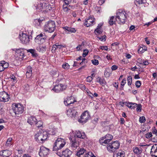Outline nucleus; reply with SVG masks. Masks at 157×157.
Returning <instances> with one entry per match:
<instances>
[{
    "instance_id": "f257e3e1",
    "label": "nucleus",
    "mask_w": 157,
    "mask_h": 157,
    "mask_svg": "<svg viewBox=\"0 0 157 157\" xmlns=\"http://www.w3.org/2000/svg\"><path fill=\"white\" fill-rule=\"evenodd\" d=\"M126 14L125 11L121 10H118L116 13V22L120 24H124L126 19Z\"/></svg>"
},
{
    "instance_id": "f03ea898",
    "label": "nucleus",
    "mask_w": 157,
    "mask_h": 157,
    "mask_svg": "<svg viewBox=\"0 0 157 157\" xmlns=\"http://www.w3.org/2000/svg\"><path fill=\"white\" fill-rule=\"evenodd\" d=\"M48 135L47 132L43 131L42 130L39 131L35 135V138L37 141H41L42 142L46 140Z\"/></svg>"
},
{
    "instance_id": "7ed1b4c3",
    "label": "nucleus",
    "mask_w": 157,
    "mask_h": 157,
    "mask_svg": "<svg viewBox=\"0 0 157 157\" xmlns=\"http://www.w3.org/2000/svg\"><path fill=\"white\" fill-rule=\"evenodd\" d=\"M56 26L54 21H50L46 23L44 27V30L51 33L56 29Z\"/></svg>"
},
{
    "instance_id": "20e7f679",
    "label": "nucleus",
    "mask_w": 157,
    "mask_h": 157,
    "mask_svg": "<svg viewBox=\"0 0 157 157\" xmlns=\"http://www.w3.org/2000/svg\"><path fill=\"white\" fill-rule=\"evenodd\" d=\"M66 143L64 139L59 138L56 140L53 147V150L56 151L61 149L65 145Z\"/></svg>"
},
{
    "instance_id": "39448f33",
    "label": "nucleus",
    "mask_w": 157,
    "mask_h": 157,
    "mask_svg": "<svg viewBox=\"0 0 157 157\" xmlns=\"http://www.w3.org/2000/svg\"><path fill=\"white\" fill-rule=\"evenodd\" d=\"M107 148L110 152H114L118 149L120 146V144L118 141H116L112 143L107 144Z\"/></svg>"
},
{
    "instance_id": "423d86ee",
    "label": "nucleus",
    "mask_w": 157,
    "mask_h": 157,
    "mask_svg": "<svg viewBox=\"0 0 157 157\" xmlns=\"http://www.w3.org/2000/svg\"><path fill=\"white\" fill-rule=\"evenodd\" d=\"M12 109L15 114H22L24 112V107L20 104H15L12 105Z\"/></svg>"
},
{
    "instance_id": "0eeeda50",
    "label": "nucleus",
    "mask_w": 157,
    "mask_h": 157,
    "mask_svg": "<svg viewBox=\"0 0 157 157\" xmlns=\"http://www.w3.org/2000/svg\"><path fill=\"white\" fill-rule=\"evenodd\" d=\"M51 8V6L48 3H43L38 4L36 7V9L39 11H44L48 10H50Z\"/></svg>"
},
{
    "instance_id": "6e6552de",
    "label": "nucleus",
    "mask_w": 157,
    "mask_h": 157,
    "mask_svg": "<svg viewBox=\"0 0 157 157\" xmlns=\"http://www.w3.org/2000/svg\"><path fill=\"white\" fill-rule=\"evenodd\" d=\"M113 138L112 136L110 134H107L105 136L101 138L99 140L100 143L103 145L108 144Z\"/></svg>"
},
{
    "instance_id": "1a4fd4ad",
    "label": "nucleus",
    "mask_w": 157,
    "mask_h": 157,
    "mask_svg": "<svg viewBox=\"0 0 157 157\" xmlns=\"http://www.w3.org/2000/svg\"><path fill=\"white\" fill-rule=\"evenodd\" d=\"M47 37L44 33H41L35 38V41L38 44H43L45 41Z\"/></svg>"
},
{
    "instance_id": "9d476101",
    "label": "nucleus",
    "mask_w": 157,
    "mask_h": 157,
    "mask_svg": "<svg viewBox=\"0 0 157 157\" xmlns=\"http://www.w3.org/2000/svg\"><path fill=\"white\" fill-rule=\"evenodd\" d=\"M69 139L71 141L70 143L71 147L73 150H76L78 147L79 145L77 139L72 137L70 138Z\"/></svg>"
},
{
    "instance_id": "9b49d317",
    "label": "nucleus",
    "mask_w": 157,
    "mask_h": 157,
    "mask_svg": "<svg viewBox=\"0 0 157 157\" xmlns=\"http://www.w3.org/2000/svg\"><path fill=\"white\" fill-rule=\"evenodd\" d=\"M90 115L88 111H85L82 114L78 120V121L80 122L85 123L90 118Z\"/></svg>"
},
{
    "instance_id": "f8f14e48",
    "label": "nucleus",
    "mask_w": 157,
    "mask_h": 157,
    "mask_svg": "<svg viewBox=\"0 0 157 157\" xmlns=\"http://www.w3.org/2000/svg\"><path fill=\"white\" fill-rule=\"evenodd\" d=\"M19 36L20 39L22 43L27 44L29 43V35L22 33L21 34H20Z\"/></svg>"
},
{
    "instance_id": "ddd939ff",
    "label": "nucleus",
    "mask_w": 157,
    "mask_h": 157,
    "mask_svg": "<svg viewBox=\"0 0 157 157\" xmlns=\"http://www.w3.org/2000/svg\"><path fill=\"white\" fill-rule=\"evenodd\" d=\"M85 21L84 25L87 27L92 26L95 24V19L91 16H89L88 18L86 19Z\"/></svg>"
},
{
    "instance_id": "4468645a",
    "label": "nucleus",
    "mask_w": 157,
    "mask_h": 157,
    "mask_svg": "<svg viewBox=\"0 0 157 157\" xmlns=\"http://www.w3.org/2000/svg\"><path fill=\"white\" fill-rule=\"evenodd\" d=\"M10 98L9 95L5 91L0 93V101L4 102H7Z\"/></svg>"
},
{
    "instance_id": "2eb2a0df",
    "label": "nucleus",
    "mask_w": 157,
    "mask_h": 157,
    "mask_svg": "<svg viewBox=\"0 0 157 157\" xmlns=\"http://www.w3.org/2000/svg\"><path fill=\"white\" fill-rule=\"evenodd\" d=\"M66 88V86L60 84L55 86L52 90L56 93H59L65 90Z\"/></svg>"
},
{
    "instance_id": "dca6fc26",
    "label": "nucleus",
    "mask_w": 157,
    "mask_h": 157,
    "mask_svg": "<svg viewBox=\"0 0 157 157\" xmlns=\"http://www.w3.org/2000/svg\"><path fill=\"white\" fill-rule=\"evenodd\" d=\"M73 137L76 138H78L84 139L86 138V136L84 132L78 131H76L74 133V137Z\"/></svg>"
},
{
    "instance_id": "f3484780",
    "label": "nucleus",
    "mask_w": 157,
    "mask_h": 157,
    "mask_svg": "<svg viewBox=\"0 0 157 157\" xmlns=\"http://www.w3.org/2000/svg\"><path fill=\"white\" fill-rule=\"evenodd\" d=\"M49 151V149L46 147L42 146L40 147V151L39 154L40 156L43 157L46 156L48 154Z\"/></svg>"
},
{
    "instance_id": "a211bd4d",
    "label": "nucleus",
    "mask_w": 157,
    "mask_h": 157,
    "mask_svg": "<svg viewBox=\"0 0 157 157\" xmlns=\"http://www.w3.org/2000/svg\"><path fill=\"white\" fill-rule=\"evenodd\" d=\"M13 51H15L18 54L17 56L19 58L21 59H23L24 56V50L23 49H13Z\"/></svg>"
},
{
    "instance_id": "6ab92c4d",
    "label": "nucleus",
    "mask_w": 157,
    "mask_h": 157,
    "mask_svg": "<svg viewBox=\"0 0 157 157\" xmlns=\"http://www.w3.org/2000/svg\"><path fill=\"white\" fill-rule=\"evenodd\" d=\"M77 113L75 110L73 108H71L67 110L66 114L69 117H76Z\"/></svg>"
},
{
    "instance_id": "aec40b11",
    "label": "nucleus",
    "mask_w": 157,
    "mask_h": 157,
    "mask_svg": "<svg viewBox=\"0 0 157 157\" xmlns=\"http://www.w3.org/2000/svg\"><path fill=\"white\" fill-rule=\"evenodd\" d=\"M150 153L152 156L157 157V145L155 144L152 146Z\"/></svg>"
},
{
    "instance_id": "412c9836",
    "label": "nucleus",
    "mask_w": 157,
    "mask_h": 157,
    "mask_svg": "<svg viewBox=\"0 0 157 157\" xmlns=\"http://www.w3.org/2000/svg\"><path fill=\"white\" fill-rule=\"evenodd\" d=\"M72 154V152L68 148L65 149L62 152V155L64 157H70Z\"/></svg>"
},
{
    "instance_id": "4be33fe9",
    "label": "nucleus",
    "mask_w": 157,
    "mask_h": 157,
    "mask_svg": "<svg viewBox=\"0 0 157 157\" xmlns=\"http://www.w3.org/2000/svg\"><path fill=\"white\" fill-rule=\"evenodd\" d=\"M11 154V152L8 150H3L0 152V155L3 157H8Z\"/></svg>"
},
{
    "instance_id": "5701e85b",
    "label": "nucleus",
    "mask_w": 157,
    "mask_h": 157,
    "mask_svg": "<svg viewBox=\"0 0 157 157\" xmlns=\"http://www.w3.org/2000/svg\"><path fill=\"white\" fill-rule=\"evenodd\" d=\"M74 102V100L72 99V97L71 96L67 97V100H64V102L65 105L67 106H69L70 105L73 103Z\"/></svg>"
},
{
    "instance_id": "b1692460",
    "label": "nucleus",
    "mask_w": 157,
    "mask_h": 157,
    "mask_svg": "<svg viewBox=\"0 0 157 157\" xmlns=\"http://www.w3.org/2000/svg\"><path fill=\"white\" fill-rule=\"evenodd\" d=\"M26 77L28 78H30L32 75V69L30 66H29L27 67L26 70Z\"/></svg>"
},
{
    "instance_id": "393cba45",
    "label": "nucleus",
    "mask_w": 157,
    "mask_h": 157,
    "mask_svg": "<svg viewBox=\"0 0 157 157\" xmlns=\"http://www.w3.org/2000/svg\"><path fill=\"white\" fill-rule=\"evenodd\" d=\"M66 47V46L65 45H62L59 43H56L55 45H53L52 49L55 50L57 49H62L63 48H65Z\"/></svg>"
},
{
    "instance_id": "a878e982",
    "label": "nucleus",
    "mask_w": 157,
    "mask_h": 157,
    "mask_svg": "<svg viewBox=\"0 0 157 157\" xmlns=\"http://www.w3.org/2000/svg\"><path fill=\"white\" fill-rule=\"evenodd\" d=\"M36 120V119L35 117L31 116L28 118V122L30 124L32 125L35 123Z\"/></svg>"
},
{
    "instance_id": "bb28decb",
    "label": "nucleus",
    "mask_w": 157,
    "mask_h": 157,
    "mask_svg": "<svg viewBox=\"0 0 157 157\" xmlns=\"http://www.w3.org/2000/svg\"><path fill=\"white\" fill-rule=\"evenodd\" d=\"M147 49L146 46L144 45H141L140 46L138 49L139 53H142L144 52L145 51H147Z\"/></svg>"
},
{
    "instance_id": "cd10ccee",
    "label": "nucleus",
    "mask_w": 157,
    "mask_h": 157,
    "mask_svg": "<svg viewBox=\"0 0 157 157\" xmlns=\"http://www.w3.org/2000/svg\"><path fill=\"white\" fill-rule=\"evenodd\" d=\"M94 32L96 35L100 34L102 32V30L101 26L98 25L97 28L95 30Z\"/></svg>"
},
{
    "instance_id": "c85d7f7f",
    "label": "nucleus",
    "mask_w": 157,
    "mask_h": 157,
    "mask_svg": "<svg viewBox=\"0 0 157 157\" xmlns=\"http://www.w3.org/2000/svg\"><path fill=\"white\" fill-rule=\"evenodd\" d=\"M63 29H64L65 30H67L71 33H75L76 31V30L74 28L69 27L67 26L63 27Z\"/></svg>"
},
{
    "instance_id": "c756f323",
    "label": "nucleus",
    "mask_w": 157,
    "mask_h": 157,
    "mask_svg": "<svg viewBox=\"0 0 157 157\" xmlns=\"http://www.w3.org/2000/svg\"><path fill=\"white\" fill-rule=\"evenodd\" d=\"M116 22H117L116 20V17L115 16H113L110 17L109 21V23L110 25H112L114 24H116Z\"/></svg>"
},
{
    "instance_id": "7c9ffc66",
    "label": "nucleus",
    "mask_w": 157,
    "mask_h": 157,
    "mask_svg": "<svg viewBox=\"0 0 157 157\" xmlns=\"http://www.w3.org/2000/svg\"><path fill=\"white\" fill-rule=\"evenodd\" d=\"M27 51L28 52L32 54L33 56L36 57L38 56V55L36 53V51L34 49H29L27 50Z\"/></svg>"
},
{
    "instance_id": "2f4dec72",
    "label": "nucleus",
    "mask_w": 157,
    "mask_h": 157,
    "mask_svg": "<svg viewBox=\"0 0 157 157\" xmlns=\"http://www.w3.org/2000/svg\"><path fill=\"white\" fill-rule=\"evenodd\" d=\"M133 150L134 153L136 154H139L141 153L142 152V149L141 148H139L137 147H135L133 148Z\"/></svg>"
},
{
    "instance_id": "473e14b6",
    "label": "nucleus",
    "mask_w": 157,
    "mask_h": 157,
    "mask_svg": "<svg viewBox=\"0 0 157 157\" xmlns=\"http://www.w3.org/2000/svg\"><path fill=\"white\" fill-rule=\"evenodd\" d=\"M46 48L45 46H40L36 48V49L40 52H43L46 51Z\"/></svg>"
},
{
    "instance_id": "72a5a7b5",
    "label": "nucleus",
    "mask_w": 157,
    "mask_h": 157,
    "mask_svg": "<svg viewBox=\"0 0 157 157\" xmlns=\"http://www.w3.org/2000/svg\"><path fill=\"white\" fill-rule=\"evenodd\" d=\"M42 22V21L40 19H36L34 20L33 24L36 26H39Z\"/></svg>"
},
{
    "instance_id": "f704fd0d",
    "label": "nucleus",
    "mask_w": 157,
    "mask_h": 157,
    "mask_svg": "<svg viewBox=\"0 0 157 157\" xmlns=\"http://www.w3.org/2000/svg\"><path fill=\"white\" fill-rule=\"evenodd\" d=\"M128 107L131 109H135L137 106V104L135 103L129 102L127 103Z\"/></svg>"
},
{
    "instance_id": "c9c22d12",
    "label": "nucleus",
    "mask_w": 157,
    "mask_h": 157,
    "mask_svg": "<svg viewBox=\"0 0 157 157\" xmlns=\"http://www.w3.org/2000/svg\"><path fill=\"white\" fill-rule=\"evenodd\" d=\"M116 156V157H124V152L122 151L119 150Z\"/></svg>"
},
{
    "instance_id": "e433bc0d",
    "label": "nucleus",
    "mask_w": 157,
    "mask_h": 157,
    "mask_svg": "<svg viewBox=\"0 0 157 157\" xmlns=\"http://www.w3.org/2000/svg\"><path fill=\"white\" fill-rule=\"evenodd\" d=\"M12 138H9L7 140L6 144V146L7 147H10L12 145Z\"/></svg>"
},
{
    "instance_id": "4c0bfd02",
    "label": "nucleus",
    "mask_w": 157,
    "mask_h": 157,
    "mask_svg": "<svg viewBox=\"0 0 157 157\" xmlns=\"http://www.w3.org/2000/svg\"><path fill=\"white\" fill-rule=\"evenodd\" d=\"M86 150L83 148H81L79 151L77 152V155L78 156H80L81 155H82L84 154Z\"/></svg>"
},
{
    "instance_id": "58836bf2",
    "label": "nucleus",
    "mask_w": 157,
    "mask_h": 157,
    "mask_svg": "<svg viewBox=\"0 0 157 157\" xmlns=\"http://www.w3.org/2000/svg\"><path fill=\"white\" fill-rule=\"evenodd\" d=\"M2 64V65L4 70L5 68H7L9 66V64L7 62H6L5 61H1Z\"/></svg>"
},
{
    "instance_id": "ea45409f",
    "label": "nucleus",
    "mask_w": 157,
    "mask_h": 157,
    "mask_svg": "<svg viewBox=\"0 0 157 157\" xmlns=\"http://www.w3.org/2000/svg\"><path fill=\"white\" fill-rule=\"evenodd\" d=\"M97 79L98 80V82L100 83V84L102 86H104L106 82L105 80L102 79L100 77H98Z\"/></svg>"
},
{
    "instance_id": "a19ab883",
    "label": "nucleus",
    "mask_w": 157,
    "mask_h": 157,
    "mask_svg": "<svg viewBox=\"0 0 157 157\" xmlns=\"http://www.w3.org/2000/svg\"><path fill=\"white\" fill-rule=\"evenodd\" d=\"M43 123L41 121H39L36 123V125L38 128L42 127Z\"/></svg>"
},
{
    "instance_id": "79ce46f5",
    "label": "nucleus",
    "mask_w": 157,
    "mask_h": 157,
    "mask_svg": "<svg viewBox=\"0 0 157 157\" xmlns=\"http://www.w3.org/2000/svg\"><path fill=\"white\" fill-rule=\"evenodd\" d=\"M84 157H95L91 152L90 151L85 154Z\"/></svg>"
},
{
    "instance_id": "37998d69",
    "label": "nucleus",
    "mask_w": 157,
    "mask_h": 157,
    "mask_svg": "<svg viewBox=\"0 0 157 157\" xmlns=\"http://www.w3.org/2000/svg\"><path fill=\"white\" fill-rule=\"evenodd\" d=\"M128 84L130 86L132 84V78L131 76H128L127 78Z\"/></svg>"
},
{
    "instance_id": "c03bdc74",
    "label": "nucleus",
    "mask_w": 157,
    "mask_h": 157,
    "mask_svg": "<svg viewBox=\"0 0 157 157\" xmlns=\"http://www.w3.org/2000/svg\"><path fill=\"white\" fill-rule=\"evenodd\" d=\"M62 68L65 69H68L69 68L70 66L67 63H65L63 64L62 66Z\"/></svg>"
},
{
    "instance_id": "a18cd8bd",
    "label": "nucleus",
    "mask_w": 157,
    "mask_h": 157,
    "mask_svg": "<svg viewBox=\"0 0 157 157\" xmlns=\"http://www.w3.org/2000/svg\"><path fill=\"white\" fill-rule=\"evenodd\" d=\"M136 2L139 4H142L146 2V0H136Z\"/></svg>"
},
{
    "instance_id": "49530a36",
    "label": "nucleus",
    "mask_w": 157,
    "mask_h": 157,
    "mask_svg": "<svg viewBox=\"0 0 157 157\" xmlns=\"http://www.w3.org/2000/svg\"><path fill=\"white\" fill-rule=\"evenodd\" d=\"M91 62L93 64L95 65H97L99 64V61L97 59H94L92 60Z\"/></svg>"
},
{
    "instance_id": "de8ad7c7",
    "label": "nucleus",
    "mask_w": 157,
    "mask_h": 157,
    "mask_svg": "<svg viewBox=\"0 0 157 157\" xmlns=\"http://www.w3.org/2000/svg\"><path fill=\"white\" fill-rule=\"evenodd\" d=\"M137 111H141L142 105L140 104H137V106L136 107Z\"/></svg>"
},
{
    "instance_id": "09e8293b",
    "label": "nucleus",
    "mask_w": 157,
    "mask_h": 157,
    "mask_svg": "<svg viewBox=\"0 0 157 157\" xmlns=\"http://www.w3.org/2000/svg\"><path fill=\"white\" fill-rule=\"evenodd\" d=\"M146 119L144 117L142 116L140 117L139 119V121L140 123H144Z\"/></svg>"
},
{
    "instance_id": "8fccbe9b",
    "label": "nucleus",
    "mask_w": 157,
    "mask_h": 157,
    "mask_svg": "<svg viewBox=\"0 0 157 157\" xmlns=\"http://www.w3.org/2000/svg\"><path fill=\"white\" fill-rule=\"evenodd\" d=\"M89 51L87 49L84 50L83 52L82 56L83 57H86L88 54Z\"/></svg>"
},
{
    "instance_id": "3c124183",
    "label": "nucleus",
    "mask_w": 157,
    "mask_h": 157,
    "mask_svg": "<svg viewBox=\"0 0 157 157\" xmlns=\"http://www.w3.org/2000/svg\"><path fill=\"white\" fill-rule=\"evenodd\" d=\"M135 84L136 87L139 88L141 85V82L140 81H137L136 82Z\"/></svg>"
},
{
    "instance_id": "603ef678",
    "label": "nucleus",
    "mask_w": 157,
    "mask_h": 157,
    "mask_svg": "<svg viewBox=\"0 0 157 157\" xmlns=\"http://www.w3.org/2000/svg\"><path fill=\"white\" fill-rule=\"evenodd\" d=\"M95 9L97 11V13H100L101 12V8L100 7L96 6L95 8Z\"/></svg>"
},
{
    "instance_id": "864d4df0",
    "label": "nucleus",
    "mask_w": 157,
    "mask_h": 157,
    "mask_svg": "<svg viewBox=\"0 0 157 157\" xmlns=\"http://www.w3.org/2000/svg\"><path fill=\"white\" fill-rule=\"evenodd\" d=\"M48 133V135H53L55 134L56 132L55 130H52V131H49L48 132H47Z\"/></svg>"
},
{
    "instance_id": "5fc2aeb1",
    "label": "nucleus",
    "mask_w": 157,
    "mask_h": 157,
    "mask_svg": "<svg viewBox=\"0 0 157 157\" xmlns=\"http://www.w3.org/2000/svg\"><path fill=\"white\" fill-rule=\"evenodd\" d=\"M10 78L11 80V81L14 82L13 83H14V82H15V81L16 80V78L15 77V76L14 75H12V76H10Z\"/></svg>"
},
{
    "instance_id": "6e6d98bb",
    "label": "nucleus",
    "mask_w": 157,
    "mask_h": 157,
    "mask_svg": "<svg viewBox=\"0 0 157 157\" xmlns=\"http://www.w3.org/2000/svg\"><path fill=\"white\" fill-rule=\"evenodd\" d=\"M126 80L125 79H123L121 82V87H123L124 86L126 83Z\"/></svg>"
},
{
    "instance_id": "4d7b16f0",
    "label": "nucleus",
    "mask_w": 157,
    "mask_h": 157,
    "mask_svg": "<svg viewBox=\"0 0 157 157\" xmlns=\"http://www.w3.org/2000/svg\"><path fill=\"white\" fill-rule=\"evenodd\" d=\"M63 9L65 12H67L69 10H70V9H69L67 6H66L64 4L63 6Z\"/></svg>"
},
{
    "instance_id": "13d9d810",
    "label": "nucleus",
    "mask_w": 157,
    "mask_h": 157,
    "mask_svg": "<svg viewBox=\"0 0 157 157\" xmlns=\"http://www.w3.org/2000/svg\"><path fill=\"white\" fill-rule=\"evenodd\" d=\"M152 136L151 132L148 133L146 134L145 137L147 138H149Z\"/></svg>"
},
{
    "instance_id": "bf43d9fd",
    "label": "nucleus",
    "mask_w": 157,
    "mask_h": 157,
    "mask_svg": "<svg viewBox=\"0 0 157 157\" xmlns=\"http://www.w3.org/2000/svg\"><path fill=\"white\" fill-rule=\"evenodd\" d=\"M93 78L91 76H88L86 78V81L87 82H90L92 80Z\"/></svg>"
},
{
    "instance_id": "052dcab7",
    "label": "nucleus",
    "mask_w": 157,
    "mask_h": 157,
    "mask_svg": "<svg viewBox=\"0 0 157 157\" xmlns=\"http://www.w3.org/2000/svg\"><path fill=\"white\" fill-rule=\"evenodd\" d=\"M101 49L107 51L108 50V48L107 46H101L100 47Z\"/></svg>"
},
{
    "instance_id": "680f3d73",
    "label": "nucleus",
    "mask_w": 157,
    "mask_h": 157,
    "mask_svg": "<svg viewBox=\"0 0 157 157\" xmlns=\"http://www.w3.org/2000/svg\"><path fill=\"white\" fill-rule=\"evenodd\" d=\"M79 87L82 90H85L86 89V86L84 85L81 84L79 85Z\"/></svg>"
},
{
    "instance_id": "e2e57ef3",
    "label": "nucleus",
    "mask_w": 157,
    "mask_h": 157,
    "mask_svg": "<svg viewBox=\"0 0 157 157\" xmlns=\"http://www.w3.org/2000/svg\"><path fill=\"white\" fill-rule=\"evenodd\" d=\"M118 68V67L115 65H113L111 67V69L112 71H114L117 69Z\"/></svg>"
},
{
    "instance_id": "0e129e2a",
    "label": "nucleus",
    "mask_w": 157,
    "mask_h": 157,
    "mask_svg": "<svg viewBox=\"0 0 157 157\" xmlns=\"http://www.w3.org/2000/svg\"><path fill=\"white\" fill-rule=\"evenodd\" d=\"M140 64L142 65H147L148 64V62L147 60L144 61L143 63H140Z\"/></svg>"
},
{
    "instance_id": "69168bd1",
    "label": "nucleus",
    "mask_w": 157,
    "mask_h": 157,
    "mask_svg": "<svg viewBox=\"0 0 157 157\" xmlns=\"http://www.w3.org/2000/svg\"><path fill=\"white\" fill-rule=\"evenodd\" d=\"M152 132L153 134H154L156 136H157V130L156 129H155V128L153 129Z\"/></svg>"
},
{
    "instance_id": "338daca9",
    "label": "nucleus",
    "mask_w": 157,
    "mask_h": 157,
    "mask_svg": "<svg viewBox=\"0 0 157 157\" xmlns=\"http://www.w3.org/2000/svg\"><path fill=\"white\" fill-rule=\"evenodd\" d=\"M87 92L88 96H89L91 98H93V94L90 92Z\"/></svg>"
},
{
    "instance_id": "774afa93",
    "label": "nucleus",
    "mask_w": 157,
    "mask_h": 157,
    "mask_svg": "<svg viewBox=\"0 0 157 157\" xmlns=\"http://www.w3.org/2000/svg\"><path fill=\"white\" fill-rule=\"evenodd\" d=\"M120 124H123L125 122V121L124 119L123 118H120Z\"/></svg>"
}]
</instances>
